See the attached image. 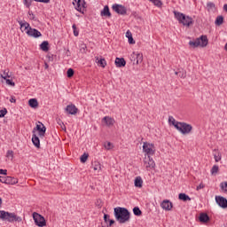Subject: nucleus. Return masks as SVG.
Instances as JSON below:
<instances>
[{"instance_id":"nucleus-43","label":"nucleus","mask_w":227,"mask_h":227,"mask_svg":"<svg viewBox=\"0 0 227 227\" xmlns=\"http://www.w3.org/2000/svg\"><path fill=\"white\" fill-rule=\"evenodd\" d=\"M6 157L8 159H11L12 160H13V151H12V150L7 151Z\"/></svg>"},{"instance_id":"nucleus-37","label":"nucleus","mask_w":227,"mask_h":227,"mask_svg":"<svg viewBox=\"0 0 227 227\" xmlns=\"http://www.w3.org/2000/svg\"><path fill=\"white\" fill-rule=\"evenodd\" d=\"M133 214H134V215L139 216V215H142L143 212L137 207H135L133 208Z\"/></svg>"},{"instance_id":"nucleus-58","label":"nucleus","mask_w":227,"mask_h":227,"mask_svg":"<svg viewBox=\"0 0 227 227\" xmlns=\"http://www.w3.org/2000/svg\"><path fill=\"white\" fill-rule=\"evenodd\" d=\"M0 182H1L2 184H4V176H0Z\"/></svg>"},{"instance_id":"nucleus-54","label":"nucleus","mask_w":227,"mask_h":227,"mask_svg":"<svg viewBox=\"0 0 227 227\" xmlns=\"http://www.w3.org/2000/svg\"><path fill=\"white\" fill-rule=\"evenodd\" d=\"M51 0H35L37 3H50Z\"/></svg>"},{"instance_id":"nucleus-16","label":"nucleus","mask_w":227,"mask_h":227,"mask_svg":"<svg viewBox=\"0 0 227 227\" xmlns=\"http://www.w3.org/2000/svg\"><path fill=\"white\" fill-rule=\"evenodd\" d=\"M102 122L105 123L106 127H113L114 123H116V121H114V118L109 117V116H105L102 119Z\"/></svg>"},{"instance_id":"nucleus-52","label":"nucleus","mask_w":227,"mask_h":227,"mask_svg":"<svg viewBox=\"0 0 227 227\" xmlns=\"http://www.w3.org/2000/svg\"><path fill=\"white\" fill-rule=\"evenodd\" d=\"M10 102L12 104H15V102H17V99H15V97L12 96L11 98H10Z\"/></svg>"},{"instance_id":"nucleus-61","label":"nucleus","mask_w":227,"mask_h":227,"mask_svg":"<svg viewBox=\"0 0 227 227\" xmlns=\"http://www.w3.org/2000/svg\"><path fill=\"white\" fill-rule=\"evenodd\" d=\"M151 3H153V0H149Z\"/></svg>"},{"instance_id":"nucleus-51","label":"nucleus","mask_w":227,"mask_h":227,"mask_svg":"<svg viewBox=\"0 0 227 227\" xmlns=\"http://www.w3.org/2000/svg\"><path fill=\"white\" fill-rule=\"evenodd\" d=\"M109 215H104V221H105V223H107V221H111V219H109Z\"/></svg>"},{"instance_id":"nucleus-1","label":"nucleus","mask_w":227,"mask_h":227,"mask_svg":"<svg viewBox=\"0 0 227 227\" xmlns=\"http://www.w3.org/2000/svg\"><path fill=\"white\" fill-rule=\"evenodd\" d=\"M114 217L116 222L120 224H125L130 221V212L125 207H115L114 209Z\"/></svg>"},{"instance_id":"nucleus-49","label":"nucleus","mask_w":227,"mask_h":227,"mask_svg":"<svg viewBox=\"0 0 227 227\" xmlns=\"http://www.w3.org/2000/svg\"><path fill=\"white\" fill-rule=\"evenodd\" d=\"M58 123L60 125L62 130H65L67 129V127L65 126V124L63 123V121H61V120H59L58 121Z\"/></svg>"},{"instance_id":"nucleus-13","label":"nucleus","mask_w":227,"mask_h":227,"mask_svg":"<svg viewBox=\"0 0 227 227\" xmlns=\"http://www.w3.org/2000/svg\"><path fill=\"white\" fill-rule=\"evenodd\" d=\"M27 36H31L32 38H40V36H42V33L38 31V29L33 27H30L27 31Z\"/></svg>"},{"instance_id":"nucleus-3","label":"nucleus","mask_w":227,"mask_h":227,"mask_svg":"<svg viewBox=\"0 0 227 227\" xmlns=\"http://www.w3.org/2000/svg\"><path fill=\"white\" fill-rule=\"evenodd\" d=\"M174 15L180 24H183V26H187V27H189V26H192V24L194 23V20H192V17L186 16L182 12L174 11Z\"/></svg>"},{"instance_id":"nucleus-40","label":"nucleus","mask_w":227,"mask_h":227,"mask_svg":"<svg viewBox=\"0 0 227 227\" xmlns=\"http://www.w3.org/2000/svg\"><path fill=\"white\" fill-rule=\"evenodd\" d=\"M104 146H105L106 150H113V143H111V142H106L104 144Z\"/></svg>"},{"instance_id":"nucleus-53","label":"nucleus","mask_w":227,"mask_h":227,"mask_svg":"<svg viewBox=\"0 0 227 227\" xmlns=\"http://www.w3.org/2000/svg\"><path fill=\"white\" fill-rule=\"evenodd\" d=\"M8 173V170L6 169H0V175H6Z\"/></svg>"},{"instance_id":"nucleus-57","label":"nucleus","mask_w":227,"mask_h":227,"mask_svg":"<svg viewBox=\"0 0 227 227\" xmlns=\"http://www.w3.org/2000/svg\"><path fill=\"white\" fill-rule=\"evenodd\" d=\"M114 224V220H109V226H113Z\"/></svg>"},{"instance_id":"nucleus-45","label":"nucleus","mask_w":227,"mask_h":227,"mask_svg":"<svg viewBox=\"0 0 227 227\" xmlns=\"http://www.w3.org/2000/svg\"><path fill=\"white\" fill-rule=\"evenodd\" d=\"M32 2L33 0H23V4H25L27 8H30Z\"/></svg>"},{"instance_id":"nucleus-38","label":"nucleus","mask_w":227,"mask_h":227,"mask_svg":"<svg viewBox=\"0 0 227 227\" xmlns=\"http://www.w3.org/2000/svg\"><path fill=\"white\" fill-rule=\"evenodd\" d=\"M88 157H90V155L88 153H83L81 158L80 160L81 162H82V164H84V162H86L88 160Z\"/></svg>"},{"instance_id":"nucleus-20","label":"nucleus","mask_w":227,"mask_h":227,"mask_svg":"<svg viewBox=\"0 0 227 227\" xmlns=\"http://www.w3.org/2000/svg\"><path fill=\"white\" fill-rule=\"evenodd\" d=\"M115 65L118 68H121V67H125V65H127V61H125V59L123 58H116Z\"/></svg>"},{"instance_id":"nucleus-17","label":"nucleus","mask_w":227,"mask_h":227,"mask_svg":"<svg viewBox=\"0 0 227 227\" xmlns=\"http://www.w3.org/2000/svg\"><path fill=\"white\" fill-rule=\"evenodd\" d=\"M18 22L20 26L21 31L23 33L25 32L27 35V31H29V28H31V26L29 25V23H27V21H22V20H20Z\"/></svg>"},{"instance_id":"nucleus-33","label":"nucleus","mask_w":227,"mask_h":227,"mask_svg":"<svg viewBox=\"0 0 227 227\" xmlns=\"http://www.w3.org/2000/svg\"><path fill=\"white\" fill-rule=\"evenodd\" d=\"M2 79H10L12 77V73H10V70H4V74H1Z\"/></svg>"},{"instance_id":"nucleus-32","label":"nucleus","mask_w":227,"mask_h":227,"mask_svg":"<svg viewBox=\"0 0 227 227\" xmlns=\"http://www.w3.org/2000/svg\"><path fill=\"white\" fill-rule=\"evenodd\" d=\"M207 8L208 12H215V4L212 2H208L207 4Z\"/></svg>"},{"instance_id":"nucleus-55","label":"nucleus","mask_w":227,"mask_h":227,"mask_svg":"<svg viewBox=\"0 0 227 227\" xmlns=\"http://www.w3.org/2000/svg\"><path fill=\"white\" fill-rule=\"evenodd\" d=\"M126 36H127V38H129V36H132V33L128 30V31L126 32Z\"/></svg>"},{"instance_id":"nucleus-35","label":"nucleus","mask_w":227,"mask_h":227,"mask_svg":"<svg viewBox=\"0 0 227 227\" xmlns=\"http://www.w3.org/2000/svg\"><path fill=\"white\" fill-rule=\"evenodd\" d=\"M224 22V18L223 16H218L215 21L216 26H221Z\"/></svg>"},{"instance_id":"nucleus-59","label":"nucleus","mask_w":227,"mask_h":227,"mask_svg":"<svg viewBox=\"0 0 227 227\" xmlns=\"http://www.w3.org/2000/svg\"><path fill=\"white\" fill-rule=\"evenodd\" d=\"M223 10H224V12H227V4H225L223 5Z\"/></svg>"},{"instance_id":"nucleus-27","label":"nucleus","mask_w":227,"mask_h":227,"mask_svg":"<svg viewBox=\"0 0 227 227\" xmlns=\"http://www.w3.org/2000/svg\"><path fill=\"white\" fill-rule=\"evenodd\" d=\"M178 198L181 201H191V197L185 193H179Z\"/></svg>"},{"instance_id":"nucleus-60","label":"nucleus","mask_w":227,"mask_h":227,"mask_svg":"<svg viewBox=\"0 0 227 227\" xmlns=\"http://www.w3.org/2000/svg\"><path fill=\"white\" fill-rule=\"evenodd\" d=\"M2 205H3V199L0 198V208H1Z\"/></svg>"},{"instance_id":"nucleus-2","label":"nucleus","mask_w":227,"mask_h":227,"mask_svg":"<svg viewBox=\"0 0 227 227\" xmlns=\"http://www.w3.org/2000/svg\"><path fill=\"white\" fill-rule=\"evenodd\" d=\"M0 219L7 223H22V217L4 210H0Z\"/></svg>"},{"instance_id":"nucleus-6","label":"nucleus","mask_w":227,"mask_h":227,"mask_svg":"<svg viewBox=\"0 0 227 227\" xmlns=\"http://www.w3.org/2000/svg\"><path fill=\"white\" fill-rule=\"evenodd\" d=\"M143 152H145L147 157H152V155H155V145L150 144L148 142H144Z\"/></svg>"},{"instance_id":"nucleus-44","label":"nucleus","mask_w":227,"mask_h":227,"mask_svg":"<svg viewBox=\"0 0 227 227\" xmlns=\"http://www.w3.org/2000/svg\"><path fill=\"white\" fill-rule=\"evenodd\" d=\"M153 3L154 6H158V8H160V6H162V2L160 0H153Z\"/></svg>"},{"instance_id":"nucleus-50","label":"nucleus","mask_w":227,"mask_h":227,"mask_svg":"<svg viewBox=\"0 0 227 227\" xmlns=\"http://www.w3.org/2000/svg\"><path fill=\"white\" fill-rule=\"evenodd\" d=\"M128 40H129V43L130 44L136 43V41H134V38L132 37V35L128 37Z\"/></svg>"},{"instance_id":"nucleus-36","label":"nucleus","mask_w":227,"mask_h":227,"mask_svg":"<svg viewBox=\"0 0 227 227\" xmlns=\"http://www.w3.org/2000/svg\"><path fill=\"white\" fill-rule=\"evenodd\" d=\"M219 173V166L215 165L211 168V175H217Z\"/></svg>"},{"instance_id":"nucleus-39","label":"nucleus","mask_w":227,"mask_h":227,"mask_svg":"<svg viewBox=\"0 0 227 227\" xmlns=\"http://www.w3.org/2000/svg\"><path fill=\"white\" fill-rule=\"evenodd\" d=\"M220 189H222V191H223V192H227V181L222 182L220 184Z\"/></svg>"},{"instance_id":"nucleus-41","label":"nucleus","mask_w":227,"mask_h":227,"mask_svg":"<svg viewBox=\"0 0 227 227\" xmlns=\"http://www.w3.org/2000/svg\"><path fill=\"white\" fill-rule=\"evenodd\" d=\"M27 15L30 20H36V16H35L32 11H28Z\"/></svg>"},{"instance_id":"nucleus-12","label":"nucleus","mask_w":227,"mask_h":227,"mask_svg":"<svg viewBox=\"0 0 227 227\" xmlns=\"http://www.w3.org/2000/svg\"><path fill=\"white\" fill-rule=\"evenodd\" d=\"M112 9L114 10V12H115L119 15H127V8H125V6H123V5L114 4L112 6Z\"/></svg>"},{"instance_id":"nucleus-19","label":"nucleus","mask_w":227,"mask_h":227,"mask_svg":"<svg viewBox=\"0 0 227 227\" xmlns=\"http://www.w3.org/2000/svg\"><path fill=\"white\" fill-rule=\"evenodd\" d=\"M19 180L15 177L12 176H4V184L14 185V184H18Z\"/></svg>"},{"instance_id":"nucleus-4","label":"nucleus","mask_w":227,"mask_h":227,"mask_svg":"<svg viewBox=\"0 0 227 227\" xmlns=\"http://www.w3.org/2000/svg\"><path fill=\"white\" fill-rule=\"evenodd\" d=\"M208 45V38L207 35H201L194 41L189 42V46L196 49L197 47H207Z\"/></svg>"},{"instance_id":"nucleus-29","label":"nucleus","mask_w":227,"mask_h":227,"mask_svg":"<svg viewBox=\"0 0 227 227\" xmlns=\"http://www.w3.org/2000/svg\"><path fill=\"white\" fill-rule=\"evenodd\" d=\"M28 106H30V107H33L34 109L38 107V100H36L35 98L29 99Z\"/></svg>"},{"instance_id":"nucleus-22","label":"nucleus","mask_w":227,"mask_h":227,"mask_svg":"<svg viewBox=\"0 0 227 227\" xmlns=\"http://www.w3.org/2000/svg\"><path fill=\"white\" fill-rule=\"evenodd\" d=\"M199 221L200 223H208V221H210V217L208 215H207V213H201L200 215Z\"/></svg>"},{"instance_id":"nucleus-47","label":"nucleus","mask_w":227,"mask_h":227,"mask_svg":"<svg viewBox=\"0 0 227 227\" xmlns=\"http://www.w3.org/2000/svg\"><path fill=\"white\" fill-rule=\"evenodd\" d=\"M6 113H8L6 108L0 110V118H4V116H6Z\"/></svg>"},{"instance_id":"nucleus-14","label":"nucleus","mask_w":227,"mask_h":227,"mask_svg":"<svg viewBox=\"0 0 227 227\" xmlns=\"http://www.w3.org/2000/svg\"><path fill=\"white\" fill-rule=\"evenodd\" d=\"M215 202L221 208H227V199L223 196H215Z\"/></svg>"},{"instance_id":"nucleus-56","label":"nucleus","mask_w":227,"mask_h":227,"mask_svg":"<svg viewBox=\"0 0 227 227\" xmlns=\"http://www.w3.org/2000/svg\"><path fill=\"white\" fill-rule=\"evenodd\" d=\"M203 187H205V185L200 184L199 186H197V191H200V189H203Z\"/></svg>"},{"instance_id":"nucleus-24","label":"nucleus","mask_w":227,"mask_h":227,"mask_svg":"<svg viewBox=\"0 0 227 227\" xmlns=\"http://www.w3.org/2000/svg\"><path fill=\"white\" fill-rule=\"evenodd\" d=\"M32 143L35 148H40V138L36 135L32 136Z\"/></svg>"},{"instance_id":"nucleus-21","label":"nucleus","mask_w":227,"mask_h":227,"mask_svg":"<svg viewBox=\"0 0 227 227\" xmlns=\"http://www.w3.org/2000/svg\"><path fill=\"white\" fill-rule=\"evenodd\" d=\"M96 63L102 68H106V67H107V61H106V59H98V57H96Z\"/></svg>"},{"instance_id":"nucleus-10","label":"nucleus","mask_w":227,"mask_h":227,"mask_svg":"<svg viewBox=\"0 0 227 227\" xmlns=\"http://www.w3.org/2000/svg\"><path fill=\"white\" fill-rule=\"evenodd\" d=\"M144 164L147 171H150L151 169H153V168H155V161L151 156H147L145 158Z\"/></svg>"},{"instance_id":"nucleus-28","label":"nucleus","mask_w":227,"mask_h":227,"mask_svg":"<svg viewBox=\"0 0 227 227\" xmlns=\"http://www.w3.org/2000/svg\"><path fill=\"white\" fill-rule=\"evenodd\" d=\"M168 123H169V125H173V127H175V129H176V125H178V123H180V121L175 120V118L173 116H169Z\"/></svg>"},{"instance_id":"nucleus-7","label":"nucleus","mask_w":227,"mask_h":227,"mask_svg":"<svg viewBox=\"0 0 227 227\" xmlns=\"http://www.w3.org/2000/svg\"><path fill=\"white\" fill-rule=\"evenodd\" d=\"M33 219H34L36 226H39V227L47 226V222L45 221V218L42 215H40L36 212H34Z\"/></svg>"},{"instance_id":"nucleus-9","label":"nucleus","mask_w":227,"mask_h":227,"mask_svg":"<svg viewBox=\"0 0 227 227\" xmlns=\"http://www.w3.org/2000/svg\"><path fill=\"white\" fill-rule=\"evenodd\" d=\"M129 59L132 61L133 65H139V63H143V53L133 51Z\"/></svg>"},{"instance_id":"nucleus-8","label":"nucleus","mask_w":227,"mask_h":227,"mask_svg":"<svg viewBox=\"0 0 227 227\" xmlns=\"http://www.w3.org/2000/svg\"><path fill=\"white\" fill-rule=\"evenodd\" d=\"M73 4L80 13H84V10H86V2L84 0H74Z\"/></svg>"},{"instance_id":"nucleus-30","label":"nucleus","mask_w":227,"mask_h":227,"mask_svg":"<svg viewBox=\"0 0 227 227\" xmlns=\"http://www.w3.org/2000/svg\"><path fill=\"white\" fill-rule=\"evenodd\" d=\"M40 49H42L44 52H47V51H49V42L43 41L40 44Z\"/></svg>"},{"instance_id":"nucleus-48","label":"nucleus","mask_w":227,"mask_h":227,"mask_svg":"<svg viewBox=\"0 0 227 227\" xmlns=\"http://www.w3.org/2000/svg\"><path fill=\"white\" fill-rule=\"evenodd\" d=\"M4 81H5L6 84H8L9 86H12V87L15 86V82H13V81H12L8 78L4 79Z\"/></svg>"},{"instance_id":"nucleus-11","label":"nucleus","mask_w":227,"mask_h":227,"mask_svg":"<svg viewBox=\"0 0 227 227\" xmlns=\"http://www.w3.org/2000/svg\"><path fill=\"white\" fill-rule=\"evenodd\" d=\"M37 131L40 137H43L45 136V131L47 130V128L42 123L41 121H38L36 126L34 128L33 132Z\"/></svg>"},{"instance_id":"nucleus-34","label":"nucleus","mask_w":227,"mask_h":227,"mask_svg":"<svg viewBox=\"0 0 227 227\" xmlns=\"http://www.w3.org/2000/svg\"><path fill=\"white\" fill-rule=\"evenodd\" d=\"M176 75H178L181 79H185L187 77V73L184 70L179 72H175Z\"/></svg>"},{"instance_id":"nucleus-26","label":"nucleus","mask_w":227,"mask_h":227,"mask_svg":"<svg viewBox=\"0 0 227 227\" xmlns=\"http://www.w3.org/2000/svg\"><path fill=\"white\" fill-rule=\"evenodd\" d=\"M213 152H214L213 155L215 157V162H219V160H221V159H222L221 153L217 149H215Z\"/></svg>"},{"instance_id":"nucleus-5","label":"nucleus","mask_w":227,"mask_h":227,"mask_svg":"<svg viewBox=\"0 0 227 227\" xmlns=\"http://www.w3.org/2000/svg\"><path fill=\"white\" fill-rule=\"evenodd\" d=\"M176 129L184 135L192 132V125L186 122H179L178 125H176Z\"/></svg>"},{"instance_id":"nucleus-23","label":"nucleus","mask_w":227,"mask_h":227,"mask_svg":"<svg viewBox=\"0 0 227 227\" xmlns=\"http://www.w3.org/2000/svg\"><path fill=\"white\" fill-rule=\"evenodd\" d=\"M101 17L111 18V12L109 11V6L106 5L104 7V9L101 11Z\"/></svg>"},{"instance_id":"nucleus-42","label":"nucleus","mask_w":227,"mask_h":227,"mask_svg":"<svg viewBox=\"0 0 227 227\" xmlns=\"http://www.w3.org/2000/svg\"><path fill=\"white\" fill-rule=\"evenodd\" d=\"M74 69H72V68H69V69L67 70V77H68L69 79L72 78V77H74Z\"/></svg>"},{"instance_id":"nucleus-31","label":"nucleus","mask_w":227,"mask_h":227,"mask_svg":"<svg viewBox=\"0 0 227 227\" xmlns=\"http://www.w3.org/2000/svg\"><path fill=\"white\" fill-rule=\"evenodd\" d=\"M135 187H143V179L141 178V176H137L135 179Z\"/></svg>"},{"instance_id":"nucleus-46","label":"nucleus","mask_w":227,"mask_h":227,"mask_svg":"<svg viewBox=\"0 0 227 227\" xmlns=\"http://www.w3.org/2000/svg\"><path fill=\"white\" fill-rule=\"evenodd\" d=\"M72 27H73L74 35L75 36H79V30L77 29V26H75V24H74Z\"/></svg>"},{"instance_id":"nucleus-25","label":"nucleus","mask_w":227,"mask_h":227,"mask_svg":"<svg viewBox=\"0 0 227 227\" xmlns=\"http://www.w3.org/2000/svg\"><path fill=\"white\" fill-rule=\"evenodd\" d=\"M92 168H93L94 171H98V173L102 171V164H100L97 160L92 162Z\"/></svg>"},{"instance_id":"nucleus-15","label":"nucleus","mask_w":227,"mask_h":227,"mask_svg":"<svg viewBox=\"0 0 227 227\" xmlns=\"http://www.w3.org/2000/svg\"><path fill=\"white\" fill-rule=\"evenodd\" d=\"M160 207L163 210H166L167 212H169L173 208V202L169 200H164L160 203Z\"/></svg>"},{"instance_id":"nucleus-18","label":"nucleus","mask_w":227,"mask_h":227,"mask_svg":"<svg viewBox=\"0 0 227 227\" xmlns=\"http://www.w3.org/2000/svg\"><path fill=\"white\" fill-rule=\"evenodd\" d=\"M65 111L67 114H75L79 109L75 107V105L71 104L66 107Z\"/></svg>"}]
</instances>
